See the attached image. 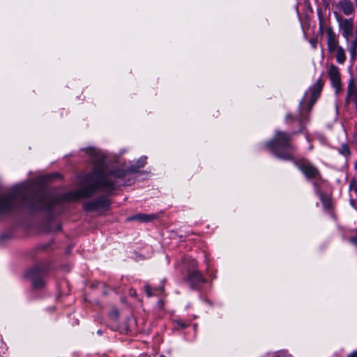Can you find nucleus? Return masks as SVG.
Masks as SVG:
<instances>
[{
	"instance_id": "f3484780",
	"label": "nucleus",
	"mask_w": 357,
	"mask_h": 357,
	"mask_svg": "<svg viewBox=\"0 0 357 357\" xmlns=\"http://www.w3.org/2000/svg\"><path fill=\"white\" fill-rule=\"evenodd\" d=\"M62 176H61L58 172L53 173L52 174L48 175V176H37L35 178H61Z\"/></svg>"
},
{
	"instance_id": "7ed1b4c3",
	"label": "nucleus",
	"mask_w": 357,
	"mask_h": 357,
	"mask_svg": "<svg viewBox=\"0 0 357 357\" xmlns=\"http://www.w3.org/2000/svg\"><path fill=\"white\" fill-rule=\"evenodd\" d=\"M291 135L287 132L277 131L273 139L267 142L266 146L277 158L290 160L293 159L294 147L291 143Z\"/></svg>"
},
{
	"instance_id": "5701e85b",
	"label": "nucleus",
	"mask_w": 357,
	"mask_h": 357,
	"mask_svg": "<svg viewBox=\"0 0 357 357\" xmlns=\"http://www.w3.org/2000/svg\"><path fill=\"white\" fill-rule=\"evenodd\" d=\"M277 357H291V355L282 351V352H280Z\"/></svg>"
},
{
	"instance_id": "9d476101",
	"label": "nucleus",
	"mask_w": 357,
	"mask_h": 357,
	"mask_svg": "<svg viewBox=\"0 0 357 357\" xmlns=\"http://www.w3.org/2000/svg\"><path fill=\"white\" fill-rule=\"evenodd\" d=\"M110 205L109 200L106 197H100L98 199L85 203L84 209L87 211H93L100 209H107Z\"/></svg>"
},
{
	"instance_id": "dca6fc26",
	"label": "nucleus",
	"mask_w": 357,
	"mask_h": 357,
	"mask_svg": "<svg viewBox=\"0 0 357 357\" xmlns=\"http://www.w3.org/2000/svg\"><path fill=\"white\" fill-rule=\"evenodd\" d=\"M340 154L344 155V157H349L350 155V150L347 144H343L341 145L340 148L338 150Z\"/></svg>"
},
{
	"instance_id": "20e7f679",
	"label": "nucleus",
	"mask_w": 357,
	"mask_h": 357,
	"mask_svg": "<svg viewBox=\"0 0 357 357\" xmlns=\"http://www.w3.org/2000/svg\"><path fill=\"white\" fill-rule=\"evenodd\" d=\"M27 188L15 187L8 193L0 192V213L8 212L13 208L26 202Z\"/></svg>"
},
{
	"instance_id": "b1692460",
	"label": "nucleus",
	"mask_w": 357,
	"mask_h": 357,
	"mask_svg": "<svg viewBox=\"0 0 357 357\" xmlns=\"http://www.w3.org/2000/svg\"><path fill=\"white\" fill-rule=\"evenodd\" d=\"M112 315L113 316V317L114 319L117 318L119 317V312L116 310H114L112 312Z\"/></svg>"
},
{
	"instance_id": "f257e3e1",
	"label": "nucleus",
	"mask_w": 357,
	"mask_h": 357,
	"mask_svg": "<svg viewBox=\"0 0 357 357\" xmlns=\"http://www.w3.org/2000/svg\"><path fill=\"white\" fill-rule=\"evenodd\" d=\"M92 163L88 167L87 170L80 178H108L109 177L120 178L127 173L137 172V169L142 167L146 162V157H140L137 162L123 169H117L116 167H108L103 163L100 151L95 148L89 147L85 149Z\"/></svg>"
},
{
	"instance_id": "412c9836",
	"label": "nucleus",
	"mask_w": 357,
	"mask_h": 357,
	"mask_svg": "<svg viewBox=\"0 0 357 357\" xmlns=\"http://www.w3.org/2000/svg\"><path fill=\"white\" fill-rule=\"evenodd\" d=\"M348 50L350 53L351 59H354L357 55V50Z\"/></svg>"
},
{
	"instance_id": "a211bd4d",
	"label": "nucleus",
	"mask_w": 357,
	"mask_h": 357,
	"mask_svg": "<svg viewBox=\"0 0 357 357\" xmlns=\"http://www.w3.org/2000/svg\"><path fill=\"white\" fill-rule=\"evenodd\" d=\"M347 44L348 50H357V33L354 39L351 41L349 40Z\"/></svg>"
},
{
	"instance_id": "39448f33",
	"label": "nucleus",
	"mask_w": 357,
	"mask_h": 357,
	"mask_svg": "<svg viewBox=\"0 0 357 357\" xmlns=\"http://www.w3.org/2000/svg\"><path fill=\"white\" fill-rule=\"evenodd\" d=\"M326 34L328 52L335 56L337 63L344 64L347 60L346 51L340 45L338 35L331 26L326 28Z\"/></svg>"
},
{
	"instance_id": "c756f323",
	"label": "nucleus",
	"mask_w": 357,
	"mask_h": 357,
	"mask_svg": "<svg viewBox=\"0 0 357 357\" xmlns=\"http://www.w3.org/2000/svg\"><path fill=\"white\" fill-rule=\"evenodd\" d=\"M354 167H355L356 171L357 172V162H355Z\"/></svg>"
},
{
	"instance_id": "a878e982",
	"label": "nucleus",
	"mask_w": 357,
	"mask_h": 357,
	"mask_svg": "<svg viewBox=\"0 0 357 357\" xmlns=\"http://www.w3.org/2000/svg\"><path fill=\"white\" fill-rule=\"evenodd\" d=\"M310 43L312 45V46L314 47H316V43H317V39H311L310 40Z\"/></svg>"
},
{
	"instance_id": "f8f14e48",
	"label": "nucleus",
	"mask_w": 357,
	"mask_h": 357,
	"mask_svg": "<svg viewBox=\"0 0 357 357\" xmlns=\"http://www.w3.org/2000/svg\"><path fill=\"white\" fill-rule=\"evenodd\" d=\"M38 270L36 268L32 269L29 272V275L32 279V284L35 289H40L44 286V281L38 275Z\"/></svg>"
},
{
	"instance_id": "2eb2a0df",
	"label": "nucleus",
	"mask_w": 357,
	"mask_h": 357,
	"mask_svg": "<svg viewBox=\"0 0 357 357\" xmlns=\"http://www.w3.org/2000/svg\"><path fill=\"white\" fill-rule=\"evenodd\" d=\"M348 95L349 98L355 102L357 108V88L352 86L351 83L348 87Z\"/></svg>"
},
{
	"instance_id": "423d86ee",
	"label": "nucleus",
	"mask_w": 357,
	"mask_h": 357,
	"mask_svg": "<svg viewBox=\"0 0 357 357\" xmlns=\"http://www.w3.org/2000/svg\"><path fill=\"white\" fill-rule=\"evenodd\" d=\"M322 89V81L319 79L317 82L312 86L308 91L305 92L303 99L300 102L301 114L298 121L304 120L306 116L303 114V111L306 110V113L309 112L319 96Z\"/></svg>"
},
{
	"instance_id": "0eeeda50",
	"label": "nucleus",
	"mask_w": 357,
	"mask_h": 357,
	"mask_svg": "<svg viewBox=\"0 0 357 357\" xmlns=\"http://www.w3.org/2000/svg\"><path fill=\"white\" fill-rule=\"evenodd\" d=\"M334 15H335L336 20L338 24V28L342 37L345 40V42L349 43V40L354 31L353 18H344L338 15L336 11L334 12Z\"/></svg>"
},
{
	"instance_id": "6e6552de",
	"label": "nucleus",
	"mask_w": 357,
	"mask_h": 357,
	"mask_svg": "<svg viewBox=\"0 0 357 357\" xmlns=\"http://www.w3.org/2000/svg\"><path fill=\"white\" fill-rule=\"evenodd\" d=\"M327 75L330 79L331 86L335 89L336 93H337L342 86L341 75L340 69L334 64H331L327 70Z\"/></svg>"
},
{
	"instance_id": "393cba45",
	"label": "nucleus",
	"mask_w": 357,
	"mask_h": 357,
	"mask_svg": "<svg viewBox=\"0 0 357 357\" xmlns=\"http://www.w3.org/2000/svg\"><path fill=\"white\" fill-rule=\"evenodd\" d=\"M351 242L354 244H355L356 245H357V236H355V237H352L350 239Z\"/></svg>"
},
{
	"instance_id": "9b49d317",
	"label": "nucleus",
	"mask_w": 357,
	"mask_h": 357,
	"mask_svg": "<svg viewBox=\"0 0 357 357\" xmlns=\"http://www.w3.org/2000/svg\"><path fill=\"white\" fill-rule=\"evenodd\" d=\"M335 7L347 16L353 15L355 12L354 5L350 0H339Z\"/></svg>"
},
{
	"instance_id": "c85d7f7f",
	"label": "nucleus",
	"mask_w": 357,
	"mask_h": 357,
	"mask_svg": "<svg viewBox=\"0 0 357 357\" xmlns=\"http://www.w3.org/2000/svg\"><path fill=\"white\" fill-rule=\"evenodd\" d=\"M354 1L355 3L354 7L357 8V0H354Z\"/></svg>"
},
{
	"instance_id": "4468645a",
	"label": "nucleus",
	"mask_w": 357,
	"mask_h": 357,
	"mask_svg": "<svg viewBox=\"0 0 357 357\" xmlns=\"http://www.w3.org/2000/svg\"><path fill=\"white\" fill-rule=\"evenodd\" d=\"M188 280L192 286L204 282V278L199 271H193L188 275Z\"/></svg>"
},
{
	"instance_id": "cd10ccee",
	"label": "nucleus",
	"mask_w": 357,
	"mask_h": 357,
	"mask_svg": "<svg viewBox=\"0 0 357 357\" xmlns=\"http://www.w3.org/2000/svg\"><path fill=\"white\" fill-rule=\"evenodd\" d=\"M291 116L290 114H287V115L286 116V121H287V120H288L289 118H291Z\"/></svg>"
},
{
	"instance_id": "6ab92c4d",
	"label": "nucleus",
	"mask_w": 357,
	"mask_h": 357,
	"mask_svg": "<svg viewBox=\"0 0 357 357\" xmlns=\"http://www.w3.org/2000/svg\"><path fill=\"white\" fill-rule=\"evenodd\" d=\"M321 199L324 205V207L326 209H329L331 208V202L328 198H325L323 195H321Z\"/></svg>"
},
{
	"instance_id": "1a4fd4ad",
	"label": "nucleus",
	"mask_w": 357,
	"mask_h": 357,
	"mask_svg": "<svg viewBox=\"0 0 357 357\" xmlns=\"http://www.w3.org/2000/svg\"><path fill=\"white\" fill-rule=\"evenodd\" d=\"M296 164L306 177L317 178L320 176L318 169L308 160L302 159Z\"/></svg>"
},
{
	"instance_id": "4be33fe9",
	"label": "nucleus",
	"mask_w": 357,
	"mask_h": 357,
	"mask_svg": "<svg viewBox=\"0 0 357 357\" xmlns=\"http://www.w3.org/2000/svg\"><path fill=\"white\" fill-rule=\"evenodd\" d=\"M145 291L149 297L152 296L151 287L149 285L145 286Z\"/></svg>"
},
{
	"instance_id": "ddd939ff",
	"label": "nucleus",
	"mask_w": 357,
	"mask_h": 357,
	"mask_svg": "<svg viewBox=\"0 0 357 357\" xmlns=\"http://www.w3.org/2000/svg\"><path fill=\"white\" fill-rule=\"evenodd\" d=\"M157 218V215L155 214H144V213H139L135 215H133L128 219L130 220H137L139 222H151L155 219Z\"/></svg>"
},
{
	"instance_id": "bb28decb",
	"label": "nucleus",
	"mask_w": 357,
	"mask_h": 357,
	"mask_svg": "<svg viewBox=\"0 0 357 357\" xmlns=\"http://www.w3.org/2000/svg\"><path fill=\"white\" fill-rule=\"evenodd\" d=\"M349 357H357V351L350 354Z\"/></svg>"
},
{
	"instance_id": "f03ea898",
	"label": "nucleus",
	"mask_w": 357,
	"mask_h": 357,
	"mask_svg": "<svg viewBox=\"0 0 357 357\" xmlns=\"http://www.w3.org/2000/svg\"><path fill=\"white\" fill-rule=\"evenodd\" d=\"M116 189L114 180H84L79 189L66 195L68 200L74 201L86 199L98 192L111 193Z\"/></svg>"
},
{
	"instance_id": "aec40b11",
	"label": "nucleus",
	"mask_w": 357,
	"mask_h": 357,
	"mask_svg": "<svg viewBox=\"0 0 357 357\" xmlns=\"http://www.w3.org/2000/svg\"><path fill=\"white\" fill-rule=\"evenodd\" d=\"M33 206L35 208L40 209V210L47 209L50 207L49 205L44 204L43 202L37 204L36 205H33Z\"/></svg>"
},
{
	"instance_id": "7c9ffc66",
	"label": "nucleus",
	"mask_w": 357,
	"mask_h": 357,
	"mask_svg": "<svg viewBox=\"0 0 357 357\" xmlns=\"http://www.w3.org/2000/svg\"><path fill=\"white\" fill-rule=\"evenodd\" d=\"M181 326L182 328H185V327H186V325H185V324H181Z\"/></svg>"
}]
</instances>
